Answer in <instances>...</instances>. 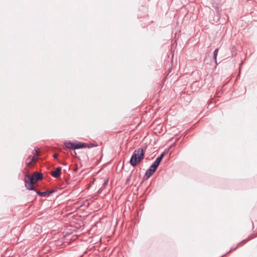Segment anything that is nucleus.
Listing matches in <instances>:
<instances>
[{"label": "nucleus", "mask_w": 257, "mask_h": 257, "mask_svg": "<svg viewBox=\"0 0 257 257\" xmlns=\"http://www.w3.org/2000/svg\"><path fill=\"white\" fill-rule=\"evenodd\" d=\"M42 178V174L37 172L32 176L27 175L25 177V186L28 190H33L34 189L33 184Z\"/></svg>", "instance_id": "obj_1"}, {"label": "nucleus", "mask_w": 257, "mask_h": 257, "mask_svg": "<svg viewBox=\"0 0 257 257\" xmlns=\"http://www.w3.org/2000/svg\"><path fill=\"white\" fill-rule=\"evenodd\" d=\"M145 152L142 148L136 150L130 159V164L133 167L139 164L144 157Z\"/></svg>", "instance_id": "obj_2"}, {"label": "nucleus", "mask_w": 257, "mask_h": 257, "mask_svg": "<svg viewBox=\"0 0 257 257\" xmlns=\"http://www.w3.org/2000/svg\"><path fill=\"white\" fill-rule=\"evenodd\" d=\"M65 145L66 147L68 149H83L87 146V144L83 143H72L71 142H66L65 143Z\"/></svg>", "instance_id": "obj_3"}, {"label": "nucleus", "mask_w": 257, "mask_h": 257, "mask_svg": "<svg viewBox=\"0 0 257 257\" xmlns=\"http://www.w3.org/2000/svg\"><path fill=\"white\" fill-rule=\"evenodd\" d=\"M37 160V158L35 156H30L26 161V164L28 166L31 165L32 162H35Z\"/></svg>", "instance_id": "obj_4"}, {"label": "nucleus", "mask_w": 257, "mask_h": 257, "mask_svg": "<svg viewBox=\"0 0 257 257\" xmlns=\"http://www.w3.org/2000/svg\"><path fill=\"white\" fill-rule=\"evenodd\" d=\"M61 167L57 168L55 171L52 172V175L55 178L59 177L61 174Z\"/></svg>", "instance_id": "obj_5"}, {"label": "nucleus", "mask_w": 257, "mask_h": 257, "mask_svg": "<svg viewBox=\"0 0 257 257\" xmlns=\"http://www.w3.org/2000/svg\"><path fill=\"white\" fill-rule=\"evenodd\" d=\"M165 155V153L163 152L161 154V155L156 159V160L154 161V163H155L158 166L159 165L161 161H162V159L164 157Z\"/></svg>", "instance_id": "obj_6"}, {"label": "nucleus", "mask_w": 257, "mask_h": 257, "mask_svg": "<svg viewBox=\"0 0 257 257\" xmlns=\"http://www.w3.org/2000/svg\"><path fill=\"white\" fill-rule=\"evenodd\" d=\"M53 191H46L44 192H40L39 191H37V193L41 196H46L47 195L53 193Z\"/></svg>", "instance_id": "obj_7"}, {"label": "nucleus", "mask_w": 257, "mask_h": 257, "mask_svg": "<svg viewBox=\"0 0 257 257\" xmlns=\"http://www.w3.org/2000/svg\"><path fill=\"white\" fill-rule=\"evenodd\" d=\"M154 172L155 171H154L153 170H150L148 169L145 173V177H146L147 179H148L150 177H151Z\"/></svg>", "instance_id": "obj_8"}, {"label": "nucleus", "mask_w": 257, "mask_h": 257, "mask_svg": "<svg viewBox=\"0 0 257 257\" xmlns=\"http://www.w3.org/2000/svg\"><path fill=\"white\" fill-rule=\"evenodd\" d=\"M108 179H106L104 181V182H103V184H102V187L99 189V191H98V192H100L102 190V189H104V188L105 187V186H106L107 185V184H108Z\"/></svg>", "instance_id": "obj_9"}, {"label": "nucleus", "mask_w": 257, "mask_h": 257, "mask_svg": "<svg viewBox=\"0 0 257 257\" xmlns=\"http://www.w3.org/2000/svg\"><path fill=\"white\" fill-rule=\"evenodd\" d=\"M218 52V49H216L214 51V52H213V59L215 60V62L216 63V61H217L216 58H217Z\"/></svg>", "instance_id": "obj_10"}, {"label": "nucleus", "mask_w": 257, "mask_h": 257, "mask_svg": "<svg viewBox=\"0 0 257 257\" xmlns=\"http://www.w3.org/2000/svg\"><path fill=\"white\" fill-rule=\"evenodd\" d=\"M158 167V166L156 164L153 163L149 169L150 170H153L155 172Z\"/></svg>", "instance_id": "obj_11"}, {"label": "nucleus", "mask_w": 257, "mask_h": 257, "mask_svg": "<svg viewBox=\"0 0 257 257\" xmlns=\"http://www.w3.org/2000/svg\"><path fill=\"white\" fill-rule=\"evenodd\" d=\"M33 156H35L36 158L39 155V149L38 148H35V150L33 152Z\"/></svg>", "instance_id": "obj_12"}, {"label": "nucleus", "mask_w": 257, "mask_h": 257, "mask_svg": "<svg viewBox=\"0 0 257 257\" xmlns=\"http://www.w3.org/2000/svg\"><path fill=\"white\" fill-rule=\"evenodd\" d=\"M58 155L57 154H54L53 155V158L55 159L57 158L58 157Z\"/></svg>", "instance_id": "obj_13"}]
</instances>
